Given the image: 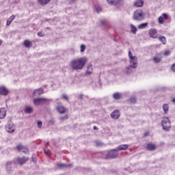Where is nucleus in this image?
<instances>
[{
	"label": "nucleus",
	"instance_id": "3c124183",
	"mask_svg": "<svg viewBox=\"0 0 175 175\" xmlns=\"http://www.w3.org/2000/svg\"><path fill=\"white\" fill-rule=\"evenodd\" d=\"M70 5H73V3H75V2H76V1L77 0H68Z\"/></svg>",
	"mask_w": 175,
	"mask_h": 175
},
{
	"label": "nucleus",
	"instance_id": "de8ad7c7",
	"mask_svg": "<svg viewBox=\"0 0 175 175\" xmlns=\"http://www.w3.org/2000/svg\"><path fill=\"white\" fill-rule=\"evenodd\" d=\"M163 18H164V20H167V18H169V15L166 13L163 14Z\"/></svg>",
	"mask_w": 175,
	"mask_h": 175
},
{
	"label": "nucleus",
	"instance_id": "7c9ffc66",
	"mask_svg": "<svg viewBox=\"0 0 175 175\" xmlns=\"http://www.w3.org/2000/svg\"><path fill=\"white\" fill-rule=\"evenodd\" d=\"M153 61L155 64H159L161 61H162V58L158 57H153Z\"/></svg>",
	"mask_w": 175,
	"mask_h": 175
},
{
	"label": "nucleus",
	"instance_id": "f704fd0d",
	"mask_svg": "<svg viewBox=\"0 0 175 175\" xmlns=\"http://www.w3.org/2000/svg\"><path fill=\"white\" fill-rule=\"evenodd\" d=\"M62 99H64V100H66V102H69V97L68 96V95H66V94H63L62 95Z\"/></svg>",
	"mask_w": 175,
	"mask_h": 175
},
{
	"label": "nucleus",
	"instance_id": "4d7b16f0",
	"mask_svg": "<svg viewBox=\"0 0 175 175\" xmlns=\"http://www.w3.org/2000/svg\"><path fill=\"white\" fill-rule=\"evenodd\" d=\"M83 96H84V95L83 94H80V96H79V99H83Z\"/></svg>",
	"mask_w": 175,
	"mask_h": 175
},
{
	"label": "nucleus",
	"instance_id": "b1692460",
	"mask_svg": "<svg viewBox=\"0 0 175 175\" xmlns=\"http://www.w3.org/2000/svg\"><path fill=\"white\" fill-rule=\"evenodd\" d=\"M14 18H16V16L12 15V16L7 20L6 25H8V26L10 25V24H12V23L13 22V20H14Z\"/></svg>",
	"mask_w": 175,
	"mask_h": 175
},
{
	"label": "nucleus",
	"instance_id": "473e14b6",
	"mask_svg": "<svg viewBox=\"0 0 175 175\" xmlns=\"http://www.w3.org/2000/svg\"><path fill=\"white\" fill-rule=\"evenodd\" d=\"M69 118V116L68 114L65 115L64 116H60L59 120L60 121H66Z\"/></svg>",
	"mask_w": 175,
	"mask_h": 175
},
{
	"label": "nucleus",
	"instance_id": "c85d7f7f",
	"mask_svg": "<svg viewBox=\"0 0 175 175\" xmlns=\"http://www.w3.org/2000/svg\"><path fill=\"white\" fill-rule=\"evenodd\" d=\"M159 40H160V42H161V43H163V44H166V37H165L163 36H160L159 37Z\"/></svg>",
	"mask_w": 175,
	"mask_h": 175
},
{
	"label": "nucleus",
	"instance_id": "58836bf2",
	"mask_svg": "<svg viewBox=\"0 0 175 175\" xmlns=\"http://www.w3.org/2000/svg\"><path fill=\"white\" fill-rule=\"evenodd\" d=\"M171 53H172V51H165L163 53V55H165V57H169V55H170Z\"/></svg>",
	"mask_w": 175,
	"mask_h": 175
},
{
	"label": "nucleus",
	"instance_id": "1a4fd4ad",
	"mask_svg": "<svg viewBox=\"0 0 175 175\" xmlns=\"http://www.w3.org/2000/svg\"><path fill=\"white\" fill-rule=\"evenodd\" d=\"M27 161L28 158H25V156L21 158L18 157L16 159V162H17L18 165H24V163H25Z\"/></svg>",
	"mask_w": 175,
	"mask_h": 175
},
{
	"label": "nucleus",
	"instance_id": "20e7f679",
	"mask_svg": "<svg viewBox=\"0 0 175 175\" xmlns=\"http://www.w3.org/2000/svg\"><path fill=\"white\" fill-rule=\"evenodd\" d=\"M144 12L142 10H137L134 12L133 18L135 21H142V20H144Z\"/></svg>",
	"mask_w": 175,
	"mask_h": 175
},
{
	"label": "nucleus",
	"instance_id": "ea45409f",
	"mask_svg": "<svg viewBox=\"0 0 175 175\" xmlns=\"http://www.w3.org/2000/svg\"><path fill=\"white\" fill-rule=\"evenodd\" d=\"M163 23H165V21L163 20V17L159 16V23L163 24Z\"/></svg>",
	"mask_w": 175,
	"mask_h": 175
},
{
	"label": "nucleus",
	"instance_id": "9b49d317",
	"mask_svg": "<svg viewBox=\"0 0 175 175\" xmlns=\"http://www.w3.org/2000/svg\"><path fill=\"white\" fill-rule=\"evenodd\" d=\"M157 33H158V31L155 29L149 30V35L150 38H153V39H157V38H158V35Z\"/></svg>",
	"mask_w": 175,
	"mask_h": 175
},
{
	"label": "nucleus",
	"instance_id": "c756f323",
	"mask_svg": "<svg viewBox=\"0 0 175 175\" xmlns=\"http://www.w3.org/2000/svg\"><path fill=\"white\" fill-rule=\"evenodd\" d=\"M147 25H148V23H142L141 25H139L138 26V29H144V28H146V27H147Z\"/></svg>",
	"mask_w": 175,
	"mask_h": 175
},
{
	"label": "nucleus",
	"instance_id": "c9c22d12",
	"mask_svg": "<svg viewBox=\"0 0 175 175\" xmlns=\"http://www.w3.org/2000/svg\"><path fill=\"white\" fill-rule=\"evenodd\" d=\"M96 147H102L103 146V142L101 141H96Z\"/></svg>",
	"mask_w": 175,
	"mask_h": 175
},
{
	"label": "nucleus",
	"instance_id": "a211bd4d",
	"mask_svg": "<svg viewBox=\"0 0 175 175\" xmlns=\"http://www.w3.org/2000/svg\"><path fill=\"white\" fill-rule=\"evenodd\" d=\"M143 5H144V1H143V0H137L134 3V6H135V8H142Z\"/></svg>",
	"mask_w": 175,
	"mask_h": 175
},
{
	"label": "nucleus",
	"instance_id": "f8f14e48",
	"mask_svg": "<svg viewBox=\"0 0 175 175\" xmlns=\"http://www.w3.org/2000/svg\"><path fill=\"white\" fill-rule=\"evenodd\" d=\"M42 94H44V90L43 88H40L39 89H36L34 90L33 93V96H39L40 95H42Z\"/></svg>",
	"mask_w": 175,
	"mask_h": 175
},
{
	"label": "nucleus",
	"instance_id": "c03bdc74",
	"mask_svg": "<svg viewBox=\"0 0 175 175\" xmlns=\"http://www.w3.org/2000/svg\"><path fill=\"white\" fill-rule=\"evenodd\" d=\"M85 51V45L82 44L81 45V53H84Z\"/></svg>",
	"mask_w": 175,
	"mask_h": 175
},
{
	"label": "nucleus",
	"instance_id": "9d476101",
	"mask_svg": "<svg viewBox=\"0 0 175 175\" xmlns=\"http://www.w3.org/2000/svg\"><path fill=\"white\" fill-rule=\"evenodd\" d=\"M56 110L59 114H65V113H66V108L63 105H58L56 107Z\"/></svg>",
	"mask_w": 175,
	"mask_h": 175
},
{
	"label": "nucleus",
	"instance_id": "f257e3e1",
	"mask_svg": "<svg viewBox=\"0 0 175 175\" xmlns=\"http://www.w3.org/2000/svg\"><path fill=\"white\" fill-rule=\"evenodd\" d=\"M85 64H87V57H81L72 60L70 62V66L73 70H79L83 69Z\"/></svg>",
	"mask_w": 175,
	"mask_h": 175
},
{
	"label": "nucleus",
	"instance_id": "5701e85b",
	"mask_svg": "<svg viewBox=\"0 0 175 175\" xmlns=\"http://www.w3.org/2000/svg\"><path fill=\"white\" fill-rule=\"evenodd\" d=\"M33 111V108L31 107H26V108L24 109V112L26 113V114H31Z\"/></svg>",
	"mask_w": 175,
	"mask_h": 175
},
{
	"label": "nucleus",
	"instance_id": "dca6fc26",
	"mask_svg": "<svg viewBox=\"0 0 175 175\" xmlns=\"http://www.w3.org/2000/svg\"><path fill=\"white\" fill-rule=\"evenodd\" d=\"M6 117V109L0 108V120H3Z\"/></svg>",
	"mask_w": 175,
	"mask_h": 175
},
{
	"label": "nucleus",
	"instance_id": "09e8293b",
	"mask_svg": "<svg viewBox=\"0 0 175 175\" xmlns=\"http://www.w3.org/2000/svg\"><path fill=\"white\" fill-rule=\"evenodd\" d=\"M38 35L40 37V38H43V36H44V34L43 32L40 31L38 33Z\"/></svg>",
	"mask_w": 175,
	"mask_h": 175
},
{
	"label": "nucleus",
	"instance_id": "0eeeda50",
	"mask_svg": "<svg viewBox=\"0 0 175 175\" xmlns=\"http://www.w3.org/2000/svg\"><path fill=\"white\" fill-rule=\"evenodd\" d=\"M120 116L121 113H120V111L118 109H116L111 113V118H113V120H118Z\"/></svg>",
	"mask_w": 175,
	"mask_h": 175
},
{
	"label": "nucleus",
	"instance_id": "49530a36",
	"mask_svg": "<svg viewBox=\"0 0 175 175\" xmlns=\"http://www.w3.org/2000/svg\"><path fill=\"white\" fill-rule=\"evenodd\" d=\"M23 148L24 146H23L22 145L16 146V150H18V151H21V150H23Z\"/></svg>",
	"mask_w": 175,
	"mask_h": 175
},
{
	"label": "nucleus",
	"instance_id": "393cba45",
	"mask_svg": "<svg viewBox=\"0 0 175 175\" xmlns=\"http://www.w3.org/2000/svg\"><path fill=\"white\" fill-rule=\"evenodd\" d=\"M130 27L131 28V33L136 35V32H137V27H136L133 24H131Z\"/></svg>",
	"mask_w": 175,
	"mask_h": 175
},
{
	"label": "nucleus",
	"instance_id": "6e6552de",
	"mask_svg": "<svg viewBox=\"0 0 175 175\" xmlns=\"http://www.w3.org/2000/svg\"><path fill=\"white\" fill-rule=\"evenodd\" d=\"M13 123L12 122H8L7 126H5V130L8 133H13L14 132V129H13Z\"/></svg>",
	"mask_w": 175,
	"mask_h": 175
},
{
	"label": "nucleus",
	"instance_id": "412c9836",
	"mask_svg": "<svg viewBox=\"0 0 175 175\" xmlns=\"http://www.w3.org/2000/svg\"><path fill=\"white\" fill-rule=\"evenodd\" d=\"M24 46H25L27 49H31L33 46L32 42L29 41V40H25L24 41Z\"/></svg>",
	"mask_w": 175,
	"mask_h": 175
},
{
	"label": "nucleus",
	"instance_id": "603ef678",
	"mask_svg": "<svg viewBox=\"0 0 175 175\" xmlns=\"http://www.w3.org/2000/svg\"><path fill=\"white\" fill-rule=\"evenodd\" d=\"M31 161H32V162H33L34 163H36V157L32 156V157H31Z\"/></svg>",
	"mask_w": 175,
	"mask_h": 175
},
{
	"label": "nucleus",
	"instance_id": "e2e57ef3",
	"mask_svg": "<svg viewBox=\"0 0 175 175\" xmlns=\"http://www.w3.org/2000/svg\"><path fill=\"white\" fill-rule=\"evenodd\" d=\"M46 29H50V27H46Z\"/></svg>",
	"mask_w": 175,
	"mask_h": 175
},
{
	"label": "nucleus",
	"instance_id": "aec40b11",
	"mask_svg": "<svg viewBox=\"0 0 175 175\" xmlns=\"http://www.w3.org/2000/svg\"><path fill=\"white\" fill-rule=\"evenodd\" d=\"M51 0H38V2L41 6H46L48 3H50Z\"/></svg>",
	"mask_w": 175,
	"mask_h": 175
},
{
	"label": "nucleus",
	"instance_id": "f03ea898",
	"mask_svg": "<svg viewBox=\"0 0 175 175\" xmlns=\"http://www.w3.org/2000/svg\"><path fill=\"white\" fill-rule=\"evenodd\" d=\"M118 155H120V154L118 153L117 148L111 149V150L108 151L105 157L103 156V152H98V158H105V159H116Z\"/></svg>",
	"mask_w": 175,
	"mask_h": 175
},
{
	"label": "nucleus",
	"instance_id": "a878e982",
	"mask_svg": "<svg viewBox=\"0 0 175 175\" xmlns=\"http://www.w3.org/2000/svg\"><path fill=\"white\" fill-rule=\"evenodd\" d=\"M53 100L52 99H48V98H43L42 100V104L46 105V106H49L50 105V101Z\"/></svg>",
	"mask_w": 175,
	"mask_h": 175
},
{
	"label": "nucleus",
	"instance_id": "79ce46f5",
	"mask_svg": "<svg viewBox=\"0 0 175 175\" xmlns=\"http://www.w3.org/2000/svg\"><path fill=\"white\" fill-rule=\"evenodd\" d=\"M49 125H54L55 124V120L54 119H51L49 121Z\"/></svg>",
	"mask_w": 175,
	"mask_h": 175
},
{
	"label": "nucleus",
	"instance_id": "680f3d73",
	"mask_svg": "<svg viewBox=\"0 0 175 175\" xmlns=\"http://www.w3.org/2000/svg\"><path fill=\"white\" fill-rule=\"evenodd\" d=\"M115 42H118V40L117 38H114Z\"/></svg>",
	"mask_w": 175,
	"mask_h": 175
},
{
	"label": "nucleus",
	"instance_id": "4468645a",
	"mask_svg": "<svg viewBox=\"0 0 175 175\" xmlns=\"http://www.w3.org/2000/svg\"><path fill=\"white\" fill-rule=\"evenodd\" d=\"M131 65L133 66V69H136L137 68V59L136 57H133L132 59H130Z\"/></svg>",
	"mask_w": 175,
	"mask_h": 175
},
{
	"label": "nucleus",
	"instance_id": "cd10ccee",
	"mask_svg": "<svg viewBox=\"0 0 175 175\" xmlns=\"http://www.w3.org/2000/svg\"><path fill=\"white\" fill-rule=\"evenodd\" d=\"M163 110L164 111V114H167V112L169 111V105L167 104L163 105Z\"/></svg>",
	"mask_w": 175,
	"mask_h": 175
},
{
	"label": "nucleus",
	"instance_id": "72a5a7b5",
	"mask_svg": "<svg viewBox=\"0 0 175 175\" xmlns=\"http://www.w3.org/2000/svg\"><path fill=\"white\" fill-rule=\"evenodd\" d=\"M107 1L109 5H117L118 3V2L115 1V0H107Z\"/></svg>",
	"mask_w": 175,
	"mask_h": 175
},
{
	"label": "nucleus",
	"instance_id": "8fccbe9b",
	"mask_svg": "<svg viewBox=\"0 0 175 175\" xmlns=\"http://www.w3.org/2000/svg\"><path fill=\"white\" fill-rule=\"evenodd\" d=\"M96 10L97 13H99L100 12L102 11V8H100V7H96Z\"/></svg>",
	"mask_w": 175,
	"mask_h": 175
},
{
	"label": "nucleus",
	"instance_id": "f3484780",
	"mask_svg": "<svg viewBox=\"0 0 175 175\" xmlns=\"http://www.w3.org/2000/svg\"><path fill=\"white\" fill-rule=\"evenodd\" d=\"M113 98L115 100H120L122 98V93L116 92L113 94Z\"/></svg>",
	"mask_w": 175,
	"mask_h": 175
},
{
	"label": "nucleus",
	"instance_id": "7ed1b4c3",
	"mask_svg": "<svg viewBox=\"0 0 175 175\" xmlns=\"http://www.w3.org/2000/svg\"><path fill=\"white\" fill-rule=\"evenodd\" d=\"M161 124L163 131H165V132H169V131H170L172 124H170V119H169V117L163 118Z\"/></svg>",
	"mask_w": 175,
	"mask_h": 175
},
{
	"label": "nucleus",
	"instance_id": "bf43d9fd",
	"mask_svg": "<svg viewBox=\"0 0 175 175\" xmlns=\"http://www.w3.org/2000/svg\"><path fill=\"white\" fill-rule=\"evenodd\" d=\"M172 101L173 102V103H175V98H174Z\"/></svg>",
	"mask_w": 175,
	"mask_h": 175
},
{
	"label": "nucleus",
	"instance_id": "e433bc0d",
	"mask_svg": "<svg viewBox=\"0 0 175 175\" xmlns=\"http://www.w3.org/2000/svg\"><path fill=\"white\" fill-rule=\"evenodd\" d=\"M132 68H133V66L130 65L126 68V73H131L132 72Z\"/></svg>",
	"mask_w": 175,
	"mask_h": 175
},
{
	"label": "nucleus",
	"instance_id": "ddd939ff",
	"mask_svg": "<svg viewBox=\"0 0 175 175\" xmlns=\"http://www.w3.org/2000/svg\"><path fill=\"white\" fill-rule=\"evenodd\" d=\"M128 148H129V145H128V144H122V145L118 146L116 148V150L118 151H125L126 150H128Z\"/></svg>",
	"mask_w": 175,
	"mask_h": 175
},
{
	"label": "nucleus",
	"instance_id": "864d4df0",
	"mask_svg": "<svg viewBox=\"0 0 175 175\" xmlns=\"http://www.w3.org/2000/svg\"><path fill=\"white\" fill-rule=\"evenodd\" d=\"M171 69L175 72V63L172 66Z\"/></svg>",
	"mask_w": 175,
	"mask_h": 175
},
{
	"label": "nucleus",
	"instance_id": "2eb2a0df",
	"mask_svg": "<svg viewBox=\"0 0 175 175\" xmlns=\"http://www.w3.org/2000/svg\"><path fill=\"white\" fill-rule=\"evenodd\" d=\"M57 167H59V169H66V167H70V166H72V164H66V163H57Z\"/></svg>",
	"mask_w": 175,
	"mask_h": 175
},
{
	"label": "nucleus",
	"instance_id": "39448f33",
	"mask_svg": "<svg viewBox=\"0 0 175 175\" xmlns=\"http://www.w3.org/2000/svg\"><path fill=\"white\" fill-rule=\"evenodd\" d=\"M0 95L3 96H8L9 95V90L5 86L2 85L0 87Z\"/></svg>",
	"mask_w": 175,
	"mask_h": 175
},
{
	"label": "nucleus",
	"instance_id": "423d86ee",
	"mask_svg": "<svg viewBox=\"0 0 175 175\" xmlns=\"http://www.w3.org/2000/svg\"><path fill=\"white\" fill-rule=\"evenodd\" d=\"M145 148L148 150V151H155L157 150V146L152 143H148Z\"/></svg>",
	"mask_w": 175,
	"mask_h": 175
},
{
	"label": "nucleus",
	"instance_id": "2f4dec72",
	"mask_svg": "<svg viewBox=\"0 0 175 175\" xmlns=\"http://www.w3.org/2000/svg\"><path fill=\"white\" fill-rule=\"evenodd\" d=\"M129 102L131 105H135V103H136V102H137L136 97L130 98Z\"/></svg>",
	"mask_w": 175,
	"mask_h": 175
},
{
	"label": "nucleus",
	"instance_id": "a19ab883",
	"mask_svg": "<svg viewBox=\"0 0 175 175\" xmlns=\"http://www.w3.org/2000/svg\"><path fill=\"white\" fill-rule=\"evenodd\" d=\"M22 151L24 152V154H28L29 152V150L27 148H23Z\"/></svg>",
	"mask_w": 175,
	"mask_h": 175
},
{
	"label": "nucleus",
	"instance_id": "5fc2aeb1",
	"mask_svg": "<svg viewBox=\"0 0 175 175\" xmlns=\"http://www.w3.org/2000/svg\"><path fill=\"white\" fill-rule=\"evenodd\" d=\"M100 24L101 25H106V21H101Z\"/></svg>",
	"mask_w": 175,
	"mask_h": 175
},
{
	"label": "nucleus",
	"instance_id": "a18cd8bd",
	"mask_svg": "<svg viewBox=\"0 0 175 175\" xmlns=\"http://www.w3.org/2000/svg\"><path fill=\"white\" fill-rule=\"evenodd\" d=\"M129 57L130 58V59H133V58L136 56H133L132 54V52L131 51H129Z\"/></svg>",
	"mask_w": 175,
	"mask_h": 175
},
{
	"label": "nucleus",
	"instance_id": "bb28decb",
	"mask_svg": "<svg viewBox=\"0 0 175 175\" xmlns=\"http://www.w3.org/2000/svg\"><path fill=\"white\" fill-rule=\"evenodd\" d=\"M92 64H89L86 70L88 75H92Z\"/></svg>",
	"mask_w": 175,
	"mask_h": 175
},
{
	"label": "nucleus",
	"instance_id": "6e6d98bb",
	"mask_svg": "<svg viewBox=\"0 0 175 175\" xmlns=\"http://www.w3.org/2000/svg\"><path fill=\"white\" fill-rule=\"evenodd\" d=\"M93 129L94 131H98V129H99V128H98L96 126H94Z\"/></svg>",
	"mask_w": 175,
	"mask_h": 175
},
{
	"label": "nucleus",
	"instance_id": "052dcab7",
	"mask_svg": "<svg viewBox=\"0 0 175 175\" xmlns=\"http://www.w3.org/2000/svg\"><path fill=\"white\" fill-rule=\"evenodd\" d=\"M2 43H3L2 40H0V46L2 44Z\"/></svg>",
	"mask_w": 175,
	"mask_h": 175
},
{
	"label": "nucleus",
	"instance_id": "37998d69",
	"mask_svg": "<svg viewBox=\"0 0 175 175\" xmlns=\"http://www.w3.org/2000/svg\"><path fill=\"white\" fill-rule=\"evenodd\" d=\"M44 154H46V155H50V154H51V152L50 151V150H48V149H44Z\"/></svg>",
	"mask_w": 175,
	"mask_h": 175
},
{
	"label": "nucleus",
	"instance_id": "13d9d810",
	"mask_svg": "<svg viewBox=\"0 0 175 175\" xmlns=\"http://www.w3.org/2000/svg\"><path fill=\"white\" fill-rule=\"evenodd\" d=\"M144 136H148V132L144 133Z\"/></svg>",
	"mask_w": 175,
	"mask_h": 175
},
{
	"label": "nucleus",
	"instance_id": "6ab92c4d",
	"mask_svg": "<svg viewBox=\"0 0 175 175\" xmlns=\"http://www.w3.org/2000/svg\"><path fill=\"white\" fill-rule=\"evenodd\" d=\"M43 100V98H35L33 99V103L35 106H39L40 105H42V103Z\"/></svg>",
	"mask_w": 175,
	"mask_h": 175
},
{
	"label": "nucleus",
	"instance_id": "4c0bfd02",
	"mask_svg": "<svg viewBox=\"0 0 175 175\" xmlns=\"http://www.w3.org/2000/svg\"><path fill=\"white\" fill-rule=\"evenodd\" d=\"M38 128L40 129L42 126H43V122L40 120H38L37 122Z\"/></svg>",
	"mask_w": 175,
	"mask_h": 175
},
{
	"label": "nucleus",
	"instance_id": "4be33fe9",
	"mask_svg": "<svg viewBox=\"0 0 175 175\" xmlns=\"http://www.w3.org/2000/svg\"><path fill=\"white\" fill-rule=\"evenodd\" d=\"M12 161H7L5 163V169L7 172H12Z\"/></svg>",
	"mask_w": 175,
	"mask_h": 175
}]
</instances>
